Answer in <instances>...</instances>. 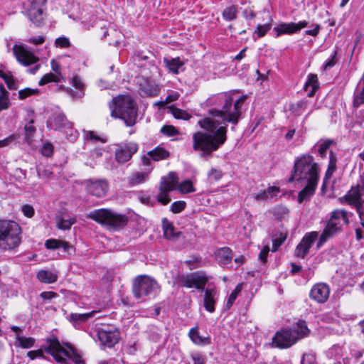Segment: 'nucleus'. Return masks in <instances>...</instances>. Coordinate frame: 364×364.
<instances>
[{
  "label": "nucleus",
  "instance_id": "24",
  "mask_svg": "<svg viewBox=\"0 0 364 364\" xmlns=\"http://www.w3.org/2000/svg\"><path fill=\"white\" fill-rule=\"evenodd\" d=\"M317 183L309 182L306 183L305 187L299 192L298 194V202L299 203H303L304 200H309L314 196Z\"/></svg>",
  "mask_w": 364,
  "mask_h": 364
},
{
  "label": "nucleus",
  "instance_id": "20",
  "mask_svg": "<svg viewBox=\"0 0 364 364\" xmlns=\"http://www.w3.org/2000/svg\"><path fill=\"white\" fill-rule=\"evenodd\" d=\"M341 223H332V221H328L325 228L320 235L317 243V247H321L328 239L333 237L338 232L341 231Z\"/></svg>",
  "mask_w": 364,
  "mask_h": 364
},
{
  "label": "nucleus",
  "instance_id": "10",
  "mask_svg": "<svg viewBox=\"0 0 364 364\" xmlns=\"http://www.w3.org/2000/svg\"><path fill=\"white\" fill-rule=\"evenodd\" d=\"M209 279L210 277L205 272L196 271L181 276L178 279V284L182 287L195 288L200 291H204Z\"/></svg>",
  "mask_w": 364,
  "mask_h": 364
},
{
  "label": "nucleus",
  "instance_id": "46",
  "mask_svg": "<svg viewBox=\"0 0 364 364\" xmlns=\"http://www.w3.org/2000/svg\"><path fill=\"white\" fill-rule=\"evenodd\" d=\"M242 283H239L235 287V289L230 293V294L228 297V299L226 303L227 309H230L232 306L234 301L237 299L239 293L242 291Z\"/></svg>",
  "mask_w": 364,
  "mask_h": 364
},
{
  "label": "nucleus",
  "instance_id": "48",
  "mask_svg": "<svg viewBox=\"0 0 364 364\" xmlns=\"http://www.w3.org/2000/svg\"><path fill=\"white\" fill-rule=\"evenodd\" d=\"M60 78L56 75L55 74H53L52 73H47L43 76V77L39 80L38 85L40 86L45 85L46 84L50 82H60Z\"/></svg>",
  "mask_w": 364,
  "mask_h": 364
},
{
  "label": "nucleus",
  "instance_id": "41",
  "mask_svg": "<svg viewBox=\"0 0 364 364\" xmlns=\"http://www.w3.org/2000/svg\"><path fill=\"white\" fill-rule=\"evenodd\" d=\"M9 92L4 85H0V111L9 108L10 102L8 97Z\"/></svg>",
  "mask_w": 364,
  "mask_h": 364
},
{
  "label": "nucleus",
  "instance_id": "13",
  "mask_svg": "<svg viewBox=\"0 0 364 364\" xmlns=\"http://www.w3.org/2000/svg\"><path fill=\"white\" fill-rule=\"evenodd\" d=\"M318 237V232L313 231L305 234L300 242L296 247L294 256L304 259L309 253L312 245Z\"/></svg>",
  "mask_w": 364,
  "mask_h": 364
},
{
  "label": "nucleus",
  "instance_id": "60",
  "mask_svg": "<svg viewBox=\"0 0 364 364\" xmlns=\"http://www.w3.org/2000/svg\"><path fill=\"white\" fill-rule=\"evenodd\" d=\"M168 193L169 192H165L164 191H160L159 193L156 196L157 201L162 205H167L171 201Z\"/></svg>",
  "mask_w": 364,
  "mask_h": 364
},
{
  "label": "nucleus",
  "instance_id": "38",
  "mask_svg": "<svg viewBox=\"0 0 364 364\" xmlns=\"http://www.w3.org/2000/svg\"><path fill=\"white\" fill-rule=\"evenodd\" d=\"M34 121L31 119L28 124H26L24 127V132H25V141L30 144L33 141V136L36 132V127L33 125Z\"/></svg>",
  "mask_w": 364,
  "mask_h": 364
},
{
  "label": "nucleus",
  "instance_id": "45",
  "mask_svg": "<svg viewBox=\"0 0 364 364\" xmlns=\"http://www.w3.org/2000/svg\"><path fill=\"white\" fill-rule=\"evenodd\" d=\"M148 174L144 172L134 173L129 178V183L131 185H137L146 181Z\"/></svg>",
  "mask_w": 364,
  "mask_h": 364
},
{
  "label": "nucleus",
  "instance_id": "52",
  "mask_svg": "<svg viewBox=\"0 0 364 364\" xmlns=\"http://www.w3.org/2000/svg\"><path fill=\"white\" fill-rule=\"evenodd\" d=\"M272 25L270 23L259 24L257 26L254 34H257V38H262L271 29Z\"/></svg>",
  "mask_w": 364,
  "mask_h": 364
},
{
  "label": "nucleus",
  "instance_id": "3",
  "mask_svg": "<svg viewBox=\"0 0 364 364\" xmlns=\"http://www.w3.org/2000/svg\"><path fill=\"white\" fill-rule=\"evenodd\" d=\"M314 159L309 154H304L294 162V172L288 182L305 181L306 183H318L319 178L318 167Z\"/></svg>",
  "mask_w": 364,
  "mask_h": 364
},
{
  "label": "nucleus",
  "instance_id": "21",
  "mask_svg": "<svg viewBox=\"0 0 364 364\" xmlns=\"http://www.w3.org/2000/svg\"><path fill=\"white\" fill-rule=\"evenodd\" d=\"M178 184V178L174 172H170L166 176L161 178L159 184V191L171 192L175 189Z\"/></svg>",
  "mask_w": 364,
  "mask_h": 364
},
{
  "label": "nucleus",
  "instance_id": "39",
  "mask_svg": "<svg viewBox=\"0 0 364 364\" xmlns=\"http://www.w3.org/2000/svg\"><path fill=\"white\" fill-rule=\"evenodd\" d=\"M237 6L235 5H232L223 10L222 16L225 20L230 21L237 18Z\"/></svg>",
  "mask_w": 364,
  "mask_h": 364
},
{
  "label": "nucleus",
  "instance_id": "43",
  "mask_svg": "<svg viewBox=\"0 0 364 364\" xmlns=\"http://www.w3.org/2000/svg\"><path fill=\"white\" fill-rule=\"evenodd\" d=\"M289 209L282 205H279L273 209V215L278 220H282L289 214Z\"/></svg>",
  "mask_w": 364,
  "mask_h": 364
},
{
  "label": "nucleus",
  "instance_id": "2",
  "mask_svg": "<svg viewBox=\"0 0 364 364\" xmlns=\"http://www.w3.org/2000/svg\"><path fill=\"white\" fill-rule=\"evenodd\" d=\"M111 116L122 119L127 127H132L136 122L138 108L136 103L129 95H119L113 98Z\"/></svg>",
  "mask_w": 364,
  "mask_h": 364
},
{
  "label": "nucleus",
  "instance_id": "14",
  "mask_svg": "<svg viewBox=\"0 0 364 364\" xmlns=\"http://www.w3.org/2000/svg\"><path fill=\"white\" fill-rule=\"evenodd\" d=\"M97 338L103 346L112 348L119 342L120 333L117 329L107 327L98 330Z\"/></svg>",
  "mask_w": 364,
  "mask_h": 364
},
{
  "label": "nucleus",
  "instance_id": "40",
  "mask_svg": "<svg viewBox=\"0 0 364 364\" xmlns=\"http://www.w3.org/2000/svg\"><path fill=\"white\" fill-rule=\"evenodd\" d=\"M16 341L23 348H29L34 346L36 340L33 337H25L21 335H16Z\"/></svg>",
  "mask_w": 364,
  "mask_h": 364
},
{
  "label": "nucleus",
  "instance_id": "6",
  "mask_svg": "<svg viewBox=\"0 0 364 364\" xmlns=\"http://www.w3.org/2000/svg\"><path fill=\"white\" fill-rule=\"evenodd\" d=\"M46 342L48 344L44 348L45 351L52 355L55 360L60 364H68L67 360L60 354H63L65 357L70 359L74 364H85L84 360L79 355L77 350L70 343H66L65 346L70 349L71 353L65 349L61 346L58 338L54 336L48 337Z\"/></svg>",
  "mask_w": 364,
  "mask_h": 364
},
{
  "label": "nucleus",
  "instance_id": "30",
  "mask_svg": "<svg viewBox=\"0 0 364 364\" xmlns=\"http://www.w3.org/2000/svg\"><path fill=\"white\" fill-rule=\"evenodd\" d=\"M296 23H282L274 28V31L276 32V37H279L282 34H293L296 33Z\"/></svg>",
  "mask_w": 364,
  "mask_h": 364
},
{
  "label": "nucleus",
  "instance_id": "54",
  "mask_svg": "<svg viewBox=\"0 0 364 364\" xmlns=\"http://www.w3.org/2000/svg\"><path fill=\"white\" fill-rule=\"evenodd\" d=\"M161 132L168 136H173L178 134L177 129L172 125H164L161 129Z\"/></svg>",
  "mask_w": 364,
  "mask_h": 364
},
{
  "label": "nucleus",
  "instance_id": "12",
  "mask_svg": "<svg viewBox=\"0 0 364 364\" xmlns=\"http://www.w3.org/2000/svg\"><path fill=\"white\" fill-rule=\"evenodd\" d=\"M136 84L139 88V95L143 97L156 96L160 91V88L155 81L149 77H136Z\"/></svg>",
  "mask_w": 364,
  "mask_h": 364
},
{
  "label": "nucleus",
  "instance_id": "57",
  "mask_svg": "<svg viewBox=\"0 0 364 364\" xmlns=\"http://www.w3.org/2000/svg\"><path fill=\"white\" fill-rule=\"evenodd\" d=\"M287 233H280V239H272V252L277 251L278 248L284 242Z\"/></svg>",
  "mask_w": 364,
  "mask_h": 364
},
{
  "label": "nucleus",
  "instance_id": "53",
  "mask_svg": "<svg viewBox=\"0 0 364 364\" xmlns=\"http://www.w3.org/2000/svg\"><path fill=\"white\" fill-rule=\"evenodd\" d=\"M186 206V203L183 200L173 202L170 208V210L173 213H179L182 212Z\"/></svg>",
  "mask_w": 364,
  "mask_h": 364
},
{
  "label": "nucleus",
  "instance_id": "55",
  "mask_svg": "<svg viewBox=\"0 0 364 364\" xmlns=\"http://www.w3.org/2000/svg\"><path fill=\"white\" fill-rule=\"evenodd\" d=\"M333 142V140L327 139L319 145L318 151L321 158L326 156L327 150L329 149Z\"/></svg>",
  "mask_w": 364,
  "mask_h": 364
},
{
  "label": "nucleus",
  "instance_id": "27",
  "mask_svg": "<svg viewBox=\"0 0 364 364\" xmlns=\"http://www.w3.org/2000/svg\"><path fill=\"white\" fill-rule=\"evenodd\" d=\"M304 90L308 92V97H313L319 87L318 77L315 74H309L304 84Z\"/></svg>",
  "mask_w": 364,
  "mask_h": 364
},
{
  "label": "nucleus",
  "instance_id": "15",
  "mask_svg": "<svg viewBox=\"0 0 364 364\" xmlns=\"http://www.w3.org/2000/svg\"><path fill=\"white\" fill-rule=\"evenodd\" d=\"M330 288L328 284L317 283L312 287L309 292V297L318 304H323L328 300Z\"/></svg>",
  "mask_w": 364,
  "mask_h": 364
},
{
  "label": "nucleus",
  "instance_id": "35",
  "mask_svg": "<svg viewBox=\"0 0 364 364\" xmlns=\"http://www.w3.org/2000/svg\"><path fill=\"white\" fill-rule=\"evenodd\" d=\"M37 175L39 178L43 180H48L53 176V172L49 166L39 165L36 168Z\"/></svg>",
  "mask_w": 364,
  "mask_h": 364
},
{
  "label": "nucleus",
  "instance_id": "22",
  "mask_svg": "<svg viewBox=\"0 0 364 364\" xmlns=\"http://www.w3.org/2000/svg\"><path fill=\"white\" fill-rule=\"evenodd\" d=\"M164 237L168 240H176L181 235L180 232H176L175 227L172 222L166 218H164L161 221Z\"/></svg>",
  "mask_w": 364,
  "mask_h": 364
},
{
  "label": "nucleus",
  "instance_id": "31",
  "mask_svg": "<svg viewBox=\"0 0 364 364\" xmlns=\"http://www.w3.org/2000/svg\"><path fill=\"white\" fill-rule=\"evenodd\" d=\"M147 156H149L152 160L158 161L168 158L170 153L164 148L158 146L155 149L148 151Z\"/></svg>",
  "mask_w": 364,
  "mask_h": 364
},
{
  "label": "nucleus",
  "instance_id": "11",
  "mask_svg": "<svg viewBox=\"0 0 364 364\" xmlns=\"http://www.w3.org/2000/svg\"><path fill=\"white\" fill-rule=\"evenodd\" d=\"M138 149V144L133 141L117 144L114 151L116 161L121 164L129 161Z\"/></svg>",
  "mask_w": 364,
  "mask_h": 364
},
{
  "label": "nucleus",
  "instance_id": "59",
  "mask_svg": "<svg viewBox=\"0 0 364 364\" xmlns=\"http://www.w3.org/2000/svg\"><path fill=\"white\" fill-rule=\"evenodd\" d=\"M84 138L87 141H90L92 142L97 141H105L101 139L100 136H97L93 131H85L84 130Z\"/></svg>",
  "mask_w": 364,
  "mask_h": 364
},
{
  "label": "nucleus",
  "instance_id": "62",
  "mask_svg": "<svg viewBox=\"0 0 364 364\" xmlns=\"http://www.w3.org/2000/svg\"><path fill=\"white\" fill-rule=\"evenodd\" d=\"M55 44L57 47L68 48L70 46V41L65 36L59 37L55 39Z\"/></svg>",
  "mask_w": 364,
  "mask_h": 364
},
{
  "label": "nucleus",
  "instance_id": "17",
  "mask_svg": "<svg viewBox=\"0 0 364 364\" xmlns=\"http://www.w3.org/2000/svg\"><path fill=\"white\" fill-rule=\"evenodd\" d=\"M13 52L17 60L26 66L34 64L38 60V58L33 53L26 50L21 46L15 45Z\"/></svg>",
  "mask_w": 364,
  "mask_h": 364
},
{
  "label": "nucleus",
  "instance_id": "49",
  "mask_svg": "<svg viewBox=\"0 0 364 364\" xmlns=\"http://www.w3.org/2000/svg\"><path fill=\"white\" fill-rule=\"evenodd\" d=\"M363 104H364V87L360 91H355L353 100V107L354 108H358Z\"/></svg>",
  "mask_w": 364,
  "mask_h": 364
},
{
  "label": "nucleus",
  "instance_id": "9",
  "mask_svg": "<svg viewBox=\"0 0 364 364\" xmlns=\"http://www.w3.org/2000/svg\"><path fill=\"white\" fill-rule=\"evenodd\" d=\"M239 90H235L230 92L224 94L225 103L221 109H213L210 110V113L213 117H220L223 122L232 123L234 125L237 124L242 117V110L234 109L233 100L235 94Z\"/></svg>",
  "mask_w": 364,
  "mask_h": 364
},
{
  "label": "nucleus",
  "instance_id": "42",
  "mask_svg": "<svg viewBox=\"0 0 364 364\" xmlns=\"http://www.w3.org/2000/svg\"><path fill=\"white\" fill-rule=\"evenodd\" d=\"M168 108L176 119L188 120L191 117V115L186 111L182 110L173 106H171Z\"/></svg>",
  "mask_w": 364,
  "mask_h": 364
},
{
  "label": "nucleus",
  "instance_id": "16",
  "mask_svg": "<svg viewBox=\"0 0 364 364\" xmlns=\"http://www.w3.org/2000/svg\"><path fill=\"white\" fill-rule=\"evenodd\" d=\"M109 186L105 180H92L87 181V191L89 193L98 198L106 196Z\"/></svg>",
  "mask_w": 364,
  "mask_h": 364
},
{
  "label": "nucleus",
  "instance_id": "32",
  "mask_svg": "<svg viewBox=\"0 0 364 364\" xmlns=\"http://www.w3.org/2000/svg\"><path fill=\"white\" fill-rule=\"evenodd\" d=\"M216 257L220 263L227 264L232 261V252L228 247H221L218 250Z\"/></svg>",
  "mask_w": 364,
  "mask_h": 364
},
{
  "label": "nucleus",
  "instance_id": "56",
  "mask_svg": "<svg viewBox=\"0 0 364 364\" xmlns=\"http://www.w3.org/2000/svg\"><path fill=\"white\" fill-rule=\"evenodd\" d=\"M38 92L39 91L38 89H31L29 87H26L18 91V97L21 100H23L26 99L27 97L38 93Z\"/></svg>",
  "mask_w": 364,
  "mask_h": 364
},
{
  "label": "nucleus",
  "instance_id": "44",
  "mask_svg": "<svg viewBox=\"0 0 364 364\" xmlns=\"http://www.w3.org/2000/svg\"><path fill=\"white\" fill-rule=\"evenodd\" d=\"M307 102L304 100H300L296 103L291 104L289 107L290 111L296 115H301L302 111L306 108Z\"/></svg>",
  "mask_w": 364,
  "mask_h": 364
},
{
  "label": "nucleus",
  "instance_id": "36",
  "mask_svg": "<svg viewBox=\"0 0 364 364\" xmlns=\"http://www.w3.org/2000/svg\"><path fill=\"white\" fill-rule=\"evenodd\" d=\"M76 219L75 218H70L69 219H65L61 216L56 217L57 226L59 229L67 230L71 228V226L75 224Z\"/></svg>",
  "mask_w": 364,
  "mask_h": 364
},
{
  "label": "nucleus",
  "instance_id": "63",
  "mask_svg": "<svg viewBox=\"0 0 364 364\" xmlns=\"http://www.w3.org/2000/svg\"><path fill=\"white\" fill-rule=\"evenodd\" d=\"M12 175L16 179V181L20 182L24 180L26 176V171L21 169V168H15Z\"/></svg>",
  "mask_w": 364,
  "mask_h": 364
},
{
  "label": "nucleus",
  "instance_id": "19",
  "mask_svg": "<svg viewBox=\"0 0 364 364\" xmlns=\"http://www.w3.org/2000/svg\"><path fill=\"white\" fill-rule=\"evenodd\" d=\"M364 194L360 191V185L357 184L355 186H352L346 194L341 198V203H346L352 206H356L362 203V196Z\"/></svg>",
  "mask_w": 364,
  "mask_h": 364
},
{
  "label": "nucleus",
  "instance_id": "4",
  "mask_svg": "<svg viewBox=\"0 0 364 364\" xmlns=\"http://www.w3.org/2000/svg\"><path fill=\"white\" fill-rule=\"evenodd\" d=\"M86 218L112 231H119L123 229L129 221V218L126 215L118 213L109 208H100L90 211L86 214Z\"/></svg>",
  "mask_w": 364,
  "mask_h": 364
},
{
  "label": "nucleus",
  "instance_id": "34",
  "mask_svg": "<svg viewBox=\"0 0 364 364\" xmlns=\"http://www.w3.org/2000/svg\"><path fill=\"white\" fill-rule=\"evenodd\" d=\"M53 122L57 128L70 129L72 127V122L68 121L66 117L63 113L55 114L53 117Z\"/></svg>",
  "mask_w": 364,
  "mask_h": 364
},
{
  "label": "nucleus",
  "instance_id": "37",
  "mask_svg": "<svg viewBox=\"0 0 364 364\" xmlns=\"http://www.w3.org/2000/svg\"><path fill=\"white\" fill-rule=\"evenodd\" d=\"M337 156L332 151L329 153V163L325 174V179L330 178L336 169Z\"/></svg>",
  "mask_w": 364,
  "mask_h": 364
},
{
  "label": "nucleus",
  "instance_id": "28",
  "mask_svg": "<svg viewBox=\"0 0 364 364\" xmlns=\"http://www.w3.org/2000/svg\"><path fill=\"white\" fill-rule=\"evenodd\" d=\"M188 336L191 340L196 345L206 346L211 343V338L210 336L203 337L200 336L197 327L192 328Z\"/></svg>",
  "mask_w": 364,
  "mask_h": 364
},
{
  "label": "nucleus",
  "instance_id": "47",
  "mask_svg": "<svg viewBox=\"0 0 364 364\" xmlns=\"http://www.w3.org/2000/svg\"><path fill=\"white\" fill-rule=\"evenodd\" d=\"M178 189L183 194L193 193L196 191L191 180H186L181 182L178 184Z\"/></svg>",
  "mask_w": 364,
  "mask_h": 364
},
{
  "label": "nucleus",
  "instance_id": "33",
  "mask_svg": "<svg viewBox=\"0 0 364 364\" xmlns=\"http://www.w3.org/2000/svg\"><path fill=\"white\" fill-rule=\"evenodd\" d=\"M37 278L41 282L52 284L57 281L58 275L50 271L41 270L37 274Z\"/></svg>",
  "mask_w": 364,
  "mask_h": 364
},
{
  "label": "nucleus",
  "instance_id": "29",
  "mask_svg": "<svg viewBox=\"0 0 364 364\" xmlns=\"http://www.w3.org/2000/svg\"><path fill=\"white\" fill-rule=\"evenodd\" d=\"M95 314V311L85 314L71 313L69 315L68 319L75 327H77V326L80 325L82 323H85L89 318H92Z\"/></svg>",
  "mask_w": 364,
  "mask_h": 364
},
{
  "label": "nucleus",
  "instance_id": "58",
  "mask_svg": "<svg viewBox=\"0 0 364 364\" xmlns=\"http://www.w3.org/2000/svg\"><path fill=\"white\" fill-rule=\"evenodd\" d=\"M191 357L193 361V364H205V356L200 352H193L191 354Z\"/></svg>",
  "mask_w": 364,
  "mask_h": 364
},
{
  "label": "nucleus",
  "instance_id": "8",
  "mask_svg": "<svg viewBox=\"0 0 364 364\" xmlns=\"http://www.w3.org/2000/svg\"><path fill=\"white\" fill-rule=\"evenodd\" d=\"M21 228L14 221L0 220V248L10 250L21 242Z\"/></svg>",
  "mask_w": 364,
  "mask_h": 364
},
{
  "label": "nucleus",
  "instance_id": "50",
  "mask_svg": "<svg viewBox=\"0 0 364 364\" xmlns=\"http://www.w3.org/2000/svg\"><path fill=\"white\" fill-rule=\"evenodd\" d=\"M21 136L20 133H13L6 138L0 140V148L9 146L13 142H16Z\"/></svg>",
  "mask_w": 364,
  "mask_h": 364
},
{
  "label": "nucleus",
  "instance_id": "1",
  "mask_svg": "<svg viewBox=\"0 0 364 364\" xmlns=\"http://www.w3.org/2000/svg\"><path fill=\"white\" fill-rule=\"evenodd\" d=\"M198 124L203 130L193 134V149L202 158L210 157L226 141L227 127L208 117L200 120Z\"/></svg>",
  "mask_w": 364,
  "mask_h": 364
},
{
  "label": "nucleus",
  "instance_id": "61",
  "mask_svg": "<svg viewBox=\"0 0 364 364\" xmlns=\"http://www.w3.org/2000/svg\"><path fill=\"white\" fill-rule=\"evenodd\" d=\"M301 364H317L316 356L311 353H304L302 355Z\"/></svg>",
  "mask_w": 364,
  "mask_h": 364
},
{
  "label": "nucleus",
  "instance_id": "25",
  "mask_svg": "<svg viewBox=\"0 0 364 364\" xmlns=\"http://www.w3.org/2000/svg\"><path fill=\"white\" fill-rule=\"evenodd\" d=\"M205 296L203 305L205 309L212 313L215 311L216 291L213 289H204Z\"/></svg>",
  "mask_w": 364,
  "mask_h": 364
},
{
  "label": "nucleus",
  "instance_id": "51",
  "mask_svg": "<svg viewBox=\"0 0 364 364\" xmlns=\"http://www.w3.org/2000/svg\"><path fill=\"white\" fill-rule=\"evenodd\" d=\"M208 178L210 182H215L221 179L223 173L220 169L211 168L208 173Z\"/></svg>",
  "mask_w": 364,
  "mask_h": 364
},
{
  "label": "nucleus",
  "instance_id": "7",
  "mask_svg": "<svg viewBox=\"0 0 364 364\" xmlns=\"http://www.w3.org/2000/svg\"><path fill=\"white\" fill-rule=\"evenodd\" d=\"M161 287L152 277L141 274L136 277L132 283V293L137 299L146 297L154 298L160 292Z\"/></svg>",
  "mask_w": 364,
  "mask_h": 364
},
{
  "label": "nucleus",
  "instance_id": "18",
  "mask_svg": "<svg viewBox=\"0 0 364 364\" xmlns=\"http://www.w3.org/2000/svg\"><path fill=\"white\" fill-rule=\"evenodd\" d=\"M71 83L76 89H78V91H75L70 87H66L63 85H61L60 89L65 92L74 100L82 98L85 95V85L80 77L79 76H73L71 78Z\"/></svg>",
  "mask_w": 364,
  "mask_h": 364
},
{
  "label": "nucleus",
  "instance_id": "5",
  "mask_svg": "<svg viewBox=\"0 0 364 364\" xmlns=\"http://www.w3.org/2000/svg\"><path fill=\"white\" fill-rule=\"evenodd\" d=\"M309 330L304 321H299L296 327L284 328L277 331L272 338L273 345L279 348H288L298 340L306 336Z\"/></svg>",
  "mask_w": 364,
  "mask_h": 364
},
{
  "label": "nucleus",
  "instance_id": "26",
  "mask_svg": "<svg viewBox=\"0 0 364 364\" xmlns=\"http://www.w3.org/2000/svg\"><path fill=\"white\" fill-rule=\"evenodd\" d=\"M164 63L166 68L172 73L178 74L180 70H183L184 63L178 57L170 59L164 58Z\"/></svg>",
  "mask_w": 364,
  "mask_h": 364
},
{
  "label": "nucleus",
  "instance_id": "23",
  "mask_svg": "<svg viewBox=\"0 0 364 364\" xmlns=\"http://www.w3.org/2000/svg\"><path fill=\"white\" fill-rule=\"evenodd\" d=\"M23 13L36 26H40L43 22V10L37 8L36 5L24 9Z\"/></svg>",
  "mask_w": 364,
  "mask_h": 364
},
{
  "label": "nucleus",
  "instance_id": "64",
  "mask_svg": "<svg viewBox=\"0 0 364 364\" xmlns=\"http://www.w3.org/2000/svg\"><path fill=\"white\" fill-rule=\"evenodd\" d=\"M27 356L31 360H34L37 358H46V356L44 355L43 351L42 349H38L36 350H30L27 353Z\"/></svg>",
  "mask_w": 364,
  "mask_h": 364
}]
</instances>
